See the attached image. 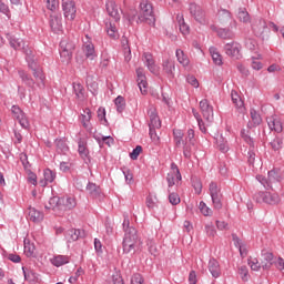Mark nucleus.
<instances>
[{
  "mask_svg": "<svg viewBox=\"0 0 284 284\" xmlns=\"http://www.w3.org/2000/svg\"><path fill=\"white\" fill-rule=\"evenodd\" d=\"M143 242H141V239L139 237V234L136 232V229H130L124 234V239L122 242V247L124 254H130L136 252V250H141V245Z\"/></svg>",
  "mask_w": 284,
  "mask_h": 284,
  "instance_id": "1",
  "label": "nucleus"
},
{
  "mask_svg": "<svg viewBox=\"0 0 284 284\" xmlns=\"http://www.w3.org/2000/svg\"><path fill=\"white\" fill-rule=\"evenodd\" d=\"M139 20L142 21V23H146L148 26H151V27L156 26V17L154 16V7L152 6V2H150L149 0H143L140 3Z\"/></svg>",
  "mask_w": 284,
  "mask_h": 284,
  "instance_id": "2",
  "label": "nucleus"
},
{
  "mask_svg": "<svg viewBox=\"0 0 284 284\" xmlns=\"http://www.w3.org/2000/svg\"><path fill=\"white\" fill-rule=\"evenodd\" d=\"M256 181L263 185L266 190H274V183H281L283 181V175H281V171L273 169L268 171V176L256 175Z\"/></svg>",
  "mask_w": 284,
  "mask_h": 284,
  "instance_id": "3",
  "label": "nucleus"
},
{
  "mask_svg": "<svg viewBox=\"0 0 284 284\" xmlns=\"http://www.w3.org/2000/svg\"><path fill=\"white\" fill-rule=\"evenodd\" d=\"M253 199L256 203H266V205H278L281 203V195L270 191H258Z\"/></svg>",
  "mask_w": 284,
  "mask_h": 284,
  "instance_id": "4",
  "label": "nucleus"
},
{
  "mask_svg": "<svg viewBox=\"0 0 284 284\" xmlns=\"http://www.w3.org/2000/svg\"><path fill=\"white\" fill-rule=\"evenodd\" d=\"M210 196L212 199L214 210H222L223 207V193H221V187L216 182H211L209 184Z\"/></svg>",
  "mask_w": 284,
  "mask_h": 284,
  "instance_id": "5",
  "label": "nucleus"
},
{
  "mask_svg": "<svg viewBox=\"0 0 284 284\" xmlns=\"http://www.w3.org/2000/svg\"><path fill=\"white\" fill-rule=\"evenodd\" d=\"M74 42L64 39L60 42V57L63 63H70L72 60V52H74Z\"/></svg>",
  "mask_w": 284,
  "mask_h": 284,
  "instance_id": "6",
  "label": "nucleus"
},
{
  "mask_svg": "<svg viewBox=\"0 0 284 284\" xmlns=\"http://www.w3.org/2000/svg\"><path fill=\"white\" fill-rule=\"evenodd\" d=\"M252 30L255 37H260L261 39H265L267 34H270V28L267 27V22L262 18H256L252 23Z\"/></svg>",
  "mask_w": 284,
  "mask_h": 284,
  "instance_id": "7",
  "label": "nucleus"
},
{
  "mask_svg": "<svg viewBox=\"0 0 284 284\" xmlns=\"http://www.w3.org/2000/svg\"><path fill=\"white\" fill-rule=\"evenodd\" d=\"M7 39L11 45V48H13V50H21L26 53V59H28V53L32 52V50L30 49V47L26 45V42L23 41V39L21 38H17V36L8 33L7 34Z\"/></svg>",
  "mask_w": 284,
  "mask_h": 284,
  "instance_id": "8",
  "label": "nucleus"
},
{
  "mask_svg": "<svg viewBox=\"0 0 284 284\" xmlns=\"http://www.w3.org/2000/svg\"><path fill=\"white\" fill-rule=\"evenodd\" d=\"M189 12L197 23H201V26H205L207 23V20L205 19V11L201 6L191 2L189 4Z\"/></svg>",
  "mask_w": 284,
  "mask_h": 284,
  "instance_id": "9",
  "label": "nucleus"
},
{
  "mask_svg": "<svg viewBox=\"0 0 284 284\" xmlns=\"http://www.w3.org/2000/svg\"><path fill=\"white\" fill-rule=\"evenodd\" d=\"M27 61L29 63V68L33 71L34 79H39L41 83H43V80L45 77H43V70L37 65V59L34 58V51L28 52Z\"/></svg>",
  "mask_w": 284,
  "mask_h": 284,
  "instance_id": "10",
  "label": "nucleus"
},
{
  "mask_svg": "<svg viewBox=\"0 0 284 284\" xmlns=\"http://www.w3.org/2000/svg\"><path fill=\"white\" fill-rule=\"evenodd\" d=\"M62 10L65 19H69V21L77 19V6L74 0H62Z\"/></svg>",
  "mask_w": 284,
  "mask_h": 284,
  "instance_id": "11",
  "label": "nucleus"
},
{
  "mask_svg": "<svg viewBox=\"0 0 284 284\" xmlns=\"http://www.w3.org/2000/svg\"><path fill=\"white\" fill-rule=\"evenodd\" d=\"M181 171L179 170V165L176 163L172 162L171 163V171L166 175V181L169 187H174L179 181H181Z\"/></svg>",
  "mask_w": 284,
  "mask_h": 284,
  "instance_id": "12",
  "label": "nucleus"
},
{
  "mask_svg": "<svg viewBox=\"0 0 284 284\" xmlns=\"http://www.w3.org/2000/svg\"><path fill=\"white\" fill-rule=\"evenodd\" d=\"M11 112L13 114V119H17L21 128H23L24 130H28V128H30V121H28V116H26V113L23 112V110H21V108H19V105H13L11 108Z\"/></svg>",
  "mask_w": 284,
  "mask_h": 284,
  "instance_id": "13",
  "label": "nucleus"
},
{
  "mask_svg": "<svg viewBox=\"0 0 284 284\" xmlns=\"http://www.w3.org/2000/svg\"><path fill=\"white\" fill-rule=\"evenodd\" d=\"M224 52L227 57L232 59H241L243 55L241 54V44L239 42H230L224 45Z\"/></svg>",
  "mask_w": 284,
  "mask_h": 284,
  "instance_id": "14",
  "label": "nucleus"
},
{
  "mask_svg": "<svg viewBox=\"0 0 284 284\" xmlns=\"http://www.w3.org/2000/svg\"><path fill=\"white\" fill-rule=\"evenodd\" d=\"M200 109L204 119L212 123L214 121V108L210 105L207 99L200 101Z\"/></svg>",
  "mask_w": 284,
  "mask_h": 284,
  "instance_id": "15",
  "label": "nucleus"
},
{
  "mask_svg": "<svg viewBox=\"0 0 284 284\" xmlns=\"http://www.w3.org/2000/svg\"><path fill=\"white\" fill-rule=\"evenodd\" d=\"M219 21L222 26L230 23L231 30H235L237 22L236 20H232V13L225 9H222L217 13Z\"/></svg>",
  "mask_w": 284,
  "mask_h": 284,
  "instance_id": "16",
  "label": "nucleus"
},
{
  "mask_svg": "<svg viewBox=\"0 0 284 284\" xmlns=\"http://www.w3.org/2000/svg\"><path fill=\"white\" fill-rule=\"evenodd\" d=\"M75 207H77V199L72 196L60 197V214H62V212L74 210Z\"/></svg>",
  "mask_w": 284,
  "mask_h": 284,
  "instance_id": "17",
  "label": "nucleus"
},
{
  "mask_svg": "<svg viewBox=\"0 0 284 284\" xmlns=\"http://www.w3.org/2000/svg\"><path fill=\"white\" fill-rule=\"evenodd\" d=\"M261 256H262V260H261L262 270H271L275 261L274 253L267 250H262Z\"/></svg>",
  "mask_w": 284,
  "mask_h": 284,
  "instance_id": "18",
  "label": "nucleus"
},
{
  "mask_svg": "<svg viewBox=\"0 0 284 284\" xmlns=\"http://www.w3.org/2000/svg\"><path fill=\"white\" fill-rule=\"evenodd\" d=\"M266 121L270 130L277 132V134H281V132H283V122L281 121V118H278V115H272L267 118Z\"/></svg>",
  "mask_w": 284,
  "mask_h": 284,
  "instance_id": "19",
  "label": "nucleus"
},
{
  "mask_svg": "<svg viewBox=\"0 0 284 284\" xmlns=\"http://www.w3.org/2000/svg\"><path fill=\"white\" fill-rule=\"evenodd\" d=\"M105 6L109 17H112L114 21H120L121 13L119 12V6H116V2L113 0H108Z\"/></svg>",
  "mask_w": 284,
  "mask_h": 284,
  "instance_id": "20",
  "label": "nucleus"
},
{
  "mask_svg": "<svg viewBox=\"0 0 284 284\" xmlns=\"http://www.w3.org/2000/svg\"><path fill=\"white\" fill-rule=\"evenodd\" d=\"M82 50L87 57V59H91V61L97 57V51H94V44L90 41V38L85 36V40H83Z\"/></svg>",
  "mask_w": 284,
  "mask_h": 284,
  "instance_id": "21",
  "label": "nucleus"
},
{
  "mask_svg": "<svg viewBox=\"0 0 284 284\" xmlns=\"http://www.w3.org/2000/svg\"><path fill=\"white\" fill-rule=\"evenodd\" d=\"M136 77H138V85L140 89V92L142 94H146L148 92V80L145 78V73L143 68H138L136 69Z\"/></svg>",
  "mask_w": 284,
  "mask_h": 284,
  "instance_id": "22",
  "label": "nucleus"
},
{
  "mask_svg": "<svg viewBox=\"0 0 284 284\" xmlns=\"http://www.w3.org/2000/svg\"><path fill=\"white\" fill-rule=\"evenodd\" d=\"M65 239L69 243H74V241H79V239H85V231L71 229L67 231Z\"/></svg>",
  "mask_w": 284,
  "mask_h": 284,
  "instance_id": "23",
  "label": "nucleus"
},
{
  "mask_svg": "<svg viewBox=\"0 0 284 284\" xmlns=\"http://www.w3.org/2000/svg\"><path fill=\"white\" fill-rule=\"evenodd\" d=\"M61 13H53L50 16V28L53 32H60L61 28H63V23L61 22Z\"/></svg>",
  "mask_w": 284,
  "mask_h": 284,
  "instance_id": "24",
  "label": "nucleus"
},
{
  "mask_svg": "<svg viewBox=\"0 0 284 284\" xmlns=\"http://www.w3.org/2000/svg\"><path fill=\"white\" fill-rule=\"evenodd\" d=\"M251 122L247 123V128L252 130V128H258L261 123H263V118L261 113H258L255 109L250 110Z\"/></svg>",
  "mask_w": 284,
  "mask_h": 284,
  "instance_id": "25",
  "label": "nucleus"
},
{
  "mask_svg": "<svg viewBox=\"0 0 284 284\" xmlns=\"http://www.w3.org/2000/svg\"><path fill=\"white\" fill-rule=\"evenodd\" d=\"M209 272L213 278H219L221 276V264L216 258H211L207 264Z\"/></svg>",
  "mask_w": 284,
  "mask_h": 284,
  "instance_id": "26",
  "label": "nucleus"
},
{
  "mask_svg": "<svg viewBox=\"0 0 284 284\" xmlns=\"http://www.w3.org/2000/svg\"><path fill=\"white\" fill-rule=\"evenodd\" d=\"M90 121H92V111L87 108L83 110V114H81V123L85 130L92 132V123Z\"/></svg>",
  "mask_w": 284,
  "mask_h": 284,
  "instance_id": "27",
  "label": "nucleus"
},
{
  "mask_svg": "<svg viewBox=\"0 0 284 284\" xmlns=\"http://www.w3.org/2000/svg\"><path fill=\"white\" fill-rule=\"evenodd\" d=\"M78 152H79L81 159H83L84 163L88 164L91 162L90 151L88 150L85 142H83L81 140L78 142Z\"/></svg>",
  "mask_w": 284,
  "mask_h": 284,
  "instance_id": "28",
  "label": "nucleus"
},
{
  "mask_svg": "<svg viewBox=\"0 0 284 284\" xmlns=\"http://www.w3.org/2000/svg\"><path fill=\"white\" fill-rule=\"evenodd\" d=\"M148 114L150 116L149 128L161 129V119L159 118V114L156 113V110L150 109L148 111Z\"/></svg>",
  "mask_w": 284,
  "mask_h": 284,
  "instance_id": "29",
  "label": "nucleus"
},
{
  "mask_svg": "<svg viewBox=\"0 0 284 284\" xmlns=\"http://www.w3.org/2000/svg\"><path fill=\"white\" fill-rule=\"evenodd\" d=\"M54 145L58 154H68L70 152V146H68L65 139H55Z\"/></svg>",
  "mask_w": 284,
  "mask_h": 284,
  "instance_id": "30",
  "label": "nucleus"
},
{
  "mask_svg": "<svg viewBox=\"0 0 284 284\" xmlns=\"http://www.w3.org/2000/svg\"><path fill=\"white\" fill-rule=\"evenodd\" d=\"M44 179L40 181L41 187H45L48 183H54V179H57V173L50 169H45L43 172Z\"/></svg>",
  "mask_w": 284,
  "mask_h": 284,
  "instance_id": "31",
  "label": "nucleus"
},
{
  "mask_svg": "<svg viewBox=\"0 0 284 284\" xmlns=\"http://www.w3.org/2000/svg\"><path fill=\"white\" fill-rule=\"evenodd\" d=\"M47 210H53L59 216H61V197L53 196L49 200V206H45Z\"/></svg>",
  "mask_w": 284,
  "mask_h": 284,
  "instance_id": "32",
  "label": "nucleus"
},
{
  "mask_svg": "<svg viewBox=\"0 0 284 284\" xmlns=\"http://www.w3.org/2000/svg\"><path fill=\"white\" fill-rule=\"evenodd\" d=\"M212 30H215L217 37L220 39H234V31H232V28H212Z\"/></svg>",
  "mask_w": 284,
  "mask_h": 284,
  "instance_id": "33",
  "label": "nucleus"
},
{
  "mask_svg": "<svg viewBox=\"0 0 284 284\" xmlns=\"http://www.w3.org/2000/svg\"><path fill=\"white\" fill-rule=\"evenodd\" d=\"M87 191L93 199H103V194H101V187L92 182H89L87 185Z\"/></svg>",
  "mask_w": 284,
  "mask_h": 284,
  "instance_id": "34",
  "label": "nucleus"
},
{
  "mask_svg": "<svg viewBox=\"0 0 284 284\" xmlns=\"http://www.w3.org/2000/svg\"><path fill=\"white\" fill-rule=\"evenodd\" d=\"M144 61L146 64V68L152 72V74H158L159 69L156 68V64L154 63V58L151 55V53H144Z\"/></svg>",
  "mask_w": 284,
  "mask_h": 284,
  "instance_id": "35",
  "label": "nucleus"
},
{
  "mask_svg": "<svg viewBox=\"0 0 284 284\" xmlns=\"http://www.w3.org/2000/svg\"><path fill=\"white\" fill-rule=\"evenodd\" d=\"M176 21H178V26L180 28V32L184 36L190 34V26H187V23H185V18H183V13L176 14Z\"/></svg>",
  "mask_w": 284,
  "mask_h": 284,
  "instance_id": "36",
  "label": "nucleus"
},
{
  "mask_svg": "<svg viewBox=\"0 0 284 284\" xmlns=\"http://www.w3.org/2000/svg\"><path fill=\"white\" fill-rule=\"evenodd\" d=\"M176 70V65L174 61L166 60L163 62V71L168 74L169 79H174V71Z\"/></svg>",
  "mask_w": 284,
  "mask_h": 284,
  "instance_id": "37",
  "label": "nucleus"
},
{
  "mask_svg": "<svg viewBox=\"0 0 284 284\" xmlns=\"http://www.w3.org/2000/svg\"><path fill=\"white\" fill-rule=\"evenodd\" d=\"M29 219L33 223H41V221L43 220V212L34 207H29Z\"/></svg>",
  "mask_w": 284,
  "mask_h": 284,
  "instance_id": "38",
  "label": "nucleus"
},
{
  "mask_svg": "<svg viewBox=\"0 0 284 284\" xmlns=\"http://www.w3.org/2000/svg\"><path fill=\"white\" fill-rule=\"evenodd\" d=\"M73 92L79 101L85 100V89L79 82H73Z\"/></svg>",
  "mask_w": 284,
  "mask_h": 284,
  "instance_id": "39",
  "label": "nucleus"
},
{
  "mask_svg": "<svg viewBox=\"0 0 284 284\" xmlns=\"http://www.w3.org/2000/svg\"><path fill=\"white\" fill-rule=\"evenodd\" d=\"M209 50L215 65H223V57L219 53V49L211 47Z\"/></svg>",
  "mask_w": 284,
  "mask_h": 284,
  "instance_id": "40",
  "label": "nucleus"
},
{
  "mask_svg": "<svg viewBox=\"0 0 284 284\" xmlns=\"http://www.w3.org/2000/svg\"><path fill=\"white\" fill-rule=\"evenodd\" d=\"M87 88L92 94H97V92H99V83L94 81V77L87 75Z\"/></svg>",
  "mask_w": 284,
  "mask_h": 284,
  "instance_id": "41",
  "label": "nucleus"
},
{
  "mask_svg": "<svg viewBox=\"0 0 284 284\" xmlns=\"http://www.w3.org/2000/svg\"><path fill=\"white\" fill-rule=\"evenodd\" d=\"M52 265L54 267H61V265H67V263H70V257L65 255H58L51 261Z\"/></svg>",
  "mask_w": 284,
  "mask_h": 284,
  "instance_id": "42",
  "label": "nucleus"
},
{
  "mask_svg": "<svg viewBox=\"0 0 284 284\" xmlns=\"http://www.w3.org/2000/svg\"><path fill=\"white\" fill-rule=\"evenodd\" d=\"M237 19L242 23H250V21H252V19L250 18V13L247 12V9H245V8L239 9Z\"/></svg>",
  "mask_w": 284,
  "mask_h": 284,
  "instance_id": "43",
  "label": "nucleus"
},
{
  "mask_svg": "<svg viewBox=\"0 0 284 284\" xmlns=\"http://www.w3.org/2000/svg\"><path fill=\"white\" fill-rule=\"evenodd\" d=\"M175 54H176V59H178L179 63L184 65V68L190 65V59L187 58V55H185V52H183V50L178 49L175 51Z\"/></svg>",
  "mask_w": 284,
  "mask_h": 284,
  "instance_id": "44",
  "label": "nucleus"
},
{
  "mask_svg": "<svg viewBox=\"0 0 284 284\" xmlns=\"http://www.w3.org/2000/svg\"><path fill=\"white\" fill-rule=\"evenodd\" d=\"M183 131L181 129H174L173 130V139L174 143L178 148H181V144L183 143Z\"/></svg>",
  "mask_w": 284,
  "mask_h": 284,
  "instance_id": "45",
  "label": "nucleus"
},
{
  "mask_svg": "<svg viewBox=\"0 0 284 284\" xmlns=\"http://www.w3.org/2000/svg\"><path fill=\"white\" fill-rule=\"evenodd\" d=\"M18 74L20 79H22L23 83H26V85H28L29 88H34V80L30 78V75H28L26 71H19Z\"/></svg>",
  "mask_w": 284,
  "mask_h": 284,
  "instance_id": "46",
  "label": "nucleus"
},
{
  "mask_svg": "<svg viewBox=\"0 0 284 284\" xmlns=\"http://www.w3.org/2000/svg\"><path fill=\"white\" fill-rule=\"evenodd\" d=\"M106 34L111 37V39H116L119 37V31L116 30V26L112 22H106Z\"/></svg>",
  "mask_w": 284,
  "mask_h": 284,
  "instance_id": "47",
  "label": "nucleus"
},
{
  "mask_svg": "<svg viewBox=\"0 0 284 284\" xmlns=\"http://www.w3.org/2000/svg\"><path fill=\"white\" fill-rule=\"evenodd\" d=\"M194 148V142H185L183 146V155L185 159H192V149Z\"/></svg>",
  "mask_w": 284,
  "mask_h": 284,
  "instance_id": "48",
  "label": "nucleus"
},
{
  "mask_svg": "<svg viewBox=\"0 0 284 284\" xmlns=\"http://www.w3.org/2000/svg\"><path fill=\"white\" fill-rule=\"evenodd\" d=\"M237 273L241 276V280L244 283H247V281H250V270L247 268V266H240Z\"/></svg>",
  "mask_w": 284,
  "mask_h": 284,
  "instance_id": "49",
  "label": "nucleus"
},
{
  "mask_svg": "<svg viewBox=\"0 0 284 284\" xmlns=\"http://www.w3.org/2000/svg\"><path fill=\"white\" fill-rule=\"evenodd\" d=\"M231 99L235 108H243V100L241 99V95H239L236 91L231 92Z\"/></svg>",
  "mask_w": 284,
  "mask_h": 284,
  "instance_id": "50",
  "label": "nucleus"
},
{
  "mask_svg": "<svg viewBox=\"0 0 284 284\" xmlns=\"http://www.w3.org/2000/svg\"><path fill=\"white\" fill-rule=\"evenodd\" d=\"M115 108L118 110V112L121 114V112H123V110H125V99L121 95H119L115 100Z\"/></svg>",
  "mask_w": 284,
  "mask_h": 284,
  "instance_id": "51",
  "label": "nucleus"
},
{
  "mask_svg": "<svg viewBox=\"0 0 284 284\" xmlns=\"http://www.w3.org/2000/svg\"><path fill=\"white\" fill-rule=\"evenodd\" d=\"M199 209L203 216H212L213 214L212 209H210L205 202H200Z\"/></svg>",
  "mask_w": 284,
  "mask_h": 284,
  "instance_id": "52",
  "label": "nucleus"
},
{
  "mask_svg": "<svg viewBox=\"0 0 284 284\" xmlns=\"http://www.w3.org/2000/svg\"><path fill=\"white\" fill-rule=\"evenodd\" d=\"M24 280H27L29 283H34L37 281V273L33 271H26V267H22Z\"/></svg>",
  "mask_w": 284,
  "mask_h": 284,
  "instance_id": "53",
  "label": "nucleus"
},
{
  "mask_svg": "<svg viewBox=\"0 0 284 284\" xmlns=\"http://www.w3.org/2000/svg\"><path fill=\"white\" fill-rule=\"evenodd\" d=\"M272 150H274V152H278V150H281V148H283V140L281 138H275L271 143H270Z\"/></svg>",
  "mask_w": 284,
  "mask_h": 284,
  "instance_id": "54",
  "label": "nucleus"
},
{
  "mask_svg": "<svg viewBox=\"0 0 284 284\" xmlns=\"http://www.w3.org/2000/svg\"><path fill=\"white\" fill-rule=\"evenodd\" d=\"M192 186L194 187L196 194H201V192L203 191V184L201 183V180H199V178H194L192 180Z\"/></svg>",
  "mask_w": 284,
  "mask_h": 284,
  "instance_id": "55",
  "label": "nucleus"
},
{
  "mask_svg": "<svg viewBox=\"0 0 284 284\" xmlns=\"http://www.w3.org/2000/svg\"><path fill=\"white\" fill-rule=\"evenodd\" d=\"M98 119H99L100 123H102V125L108 124V119H105V109H103V108L98 109Z\"/></svg>",
  "mask_w": 284,
  "mask_h": 284,
  "instance_id": "56",
  "label": "nucleus"
},
{
  "mask_svg": "<svg viewBox=\"0 0 284 284\" xmlns=\"http://www.w3.org/2000/svg\"><path fill=\"white\" fill-rule=\"evenodd\" d=\"M141 152H143V146L136 145V148H134L133 151L130 153V159H132V161H136V159H139V154H141Z\"/></svg>",
  "mask_w": 284,
  "mask_h": 284,
  "instance_id": "57",
  "label": "nucleus"
},
{
  "mask_svg": "<svg viewBox=\"0 0 284 284\" xmlns=\"http://www.w3.org/2000/svg\"><path fill=\"white\" fill-rule=\"evenodd\" d=\"M48 10H51V12H54L57 8H59V1L58 0H44Z\"/></svg>",
  "mask_w": 284,
  "mask_h": 284,
  "instance_id": "58",
  "label": "nucleus"
},
{
  "mask_svg": "<svg viewBox=\"0 0 284 284\" xmlns=\"http://www.w3.org/2000/svg\"><path fill=\"white\" fill-rule=\"evenodd\" d=\"M256 40L254 39H246L245 40V48L247 50H251V52H254V50H256Z\"/></svg>",
  "mask_w": 284,
  "mask_h": 284,
  "instance_id": "59",
  "label": "nucleus"
},
{
  "mask_svg": "<svg viewBox=\"0 0 284 284\" xmlns=\"http://www.w3.org/2000/svg\"><path fill=\"white\" fill-rule=\"evenodd\" d=\"M248 265L251 267V270H253L254 272H258L261 270V267H263L260 263L258 260L254 258V260H248Z\"/></svg>",
  "mask_w": 284,
  "mask_h": 284,
  "instance_id": "60",
  "label": "nucleus"
},
{
  "mask_svg": "<svg viewBox=\"0 0 284 284\" xmlns=\"http://www.w3.org/2000/svg\"><path fill=\"white\" fill-rule=\"evenodd\" d=\"M169 201L171 205H179V203H181V197H179V194L176 193H170Z\"/></svg>",
  "mask_w": 284,
  "mask_h": 284,
  "instance_id": "61",
  "label": "nucleus"
},
{
  "mask_svg": "<svg viewBox=\"0 0 284 284\" xmlns=\"http://www.w3.org/2000/svg\"><path fill=\"white\" fill-rule=\"evenodd\" d=\"M205 232L207 236H212V237L216 236V229L212 223L205 225Z\"/></svg>",
  "mask_w": 284,
  "mask_h": 284,
  "instance_id": "62",
  "label": "nucleus"
},
{
  "mask_svg": "<svg viewBox=\"0 0 284 284\" xmlns=\"http://www.w3.org/2000/svg\"><path fill=\"white\" fill-rule=\"evenodd\" d=\"M131 284H145L143 276H141V274L135 273L132 277H131Z\"/></svg>",
  "mask_w": 284,
  "mask_h": 284,
  "instance_id": "63",
  "label": "nucleus"
},
{
  "mask_svg": "<svg viewBox=\"0 0 284 284\" xmlns=\"http://www.w3.org/2000/svg\"><path fill=\"white\" fill-rule=\"evenodd\" d=\"M273 265H275V267L277 270H280V272H283V270H284V260H283V257L275 258L274 262H273Z\"/></svg>",
  "mask_w": 284,
  "mask_h": 284,
  "instance_id": "64",
  "label": "nucleus"
}]
</instances>
